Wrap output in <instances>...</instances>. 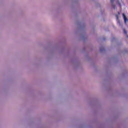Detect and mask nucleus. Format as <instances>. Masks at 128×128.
<instances>
[{
  "label": "nucleus",
  "instance_id": "obj_1",
  "mask_svg": "<svg viewBox=\"0 0 128 128\" xmlns=\"http://www.w3.org/2000/svg\"><path fill=\"white\" fill-rule=\"evenodd\" d=\"M117 24L118 26H122V22L120 21V20H117Z\"/></svg>",
  "mask_w": 128,
  "mask_h": 128
},
{
  "label": "nucleus",
  "instance_id": "obj_2",
  "mask_svg": "<svg viewBox=\"0 0 128 128\" xmlns=\"http://www.w3.org/2000/svg\"><path fill=\"white\" fill-rule=\"evenodd\" d=\"M123 32L124 34H126L127 38H128V32L126 31V30L124 28H123Z\"/></svg>",
  "mask_w": 128,
  "mask_h": 128
},
{
  "label": "nucleus",
  "instance_id": "obj_3",
  "mask_svg": "<svg viewBox=\"0 0 128 128\" xmlns=\"http://www.w3.org/2000/svg\"><path fill=\"white\" fill-rule=\"evenodd\" d=\"M116 18L117 20H120L118 19L120 18V12H118V14H116Z\"/></svg>",
  "mask_w": 128,
  "mask_h": 128
},
{
  "label": "nucleus",
  "instance_id": "obj_4",
  "mask_svg": "<svg viewBox=\"0 0 128 128\" xmlns=\"http://www.w3.org/2000/svg\"><path fill=\"white\" fill-rule=\"evenodd\" d=\"M81 38L82 40H84V38H86V34L82 35L81 36Z\"/></svg>",
  "mask_w": 128,
  "mask_h": 128
},
{
  "label": "nucleus",
  "instance_id": "obj_5",
  "mask_svg": "<svg viewBox=\"0 0 128 128\" xmlns=\"http://www.w3.org/2000/svg\"><path fill=\"white\" fill-rule=\"evenodd\" d=\"M104 50V47H102L100 48V52H102V50Z\"/></svg>",
  "mask_w": 128,
  "mask_h": 128
},
{
  "label": "nucleus",
  "instance_id": "obj_6",
  "mask_svg": "<svg viewBox=\"0 0 128 128\" xmlns=\"http://www.w3.org/2000/svg\"><path fill=\"white\" fill-rule=\"evenodd\" d=\"M114 0H110L111 2H114Z\"/></svg>",
  "mask_w": 128,
  "mask_h": 128
}]
</instances>
